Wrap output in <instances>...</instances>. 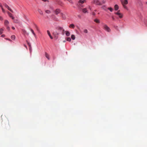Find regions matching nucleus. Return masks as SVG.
I'll list each match as a JSON object with an SVG mask.
<instances>
[{
  "instance_id": "16",
  "label": "nucleus",
  "mask_w": 147,
  "mask_h": 147,
  "mask_svg": "<svg viewBox=\"0 0 147 147\" xmlns=\"http://www.w3.org/2000/svg\"><path fill=\"white\" fill-rule=\"evenodd\" d=\"M45 55L46 57V58H47V59H50V58H49V55L47 53H45Z\"/></svg>"
},
{
  "instance_id": "11",
  "label": "nucleus",
  "mask_w": 147,
  "mask_h": 147,
  "mask_svg": "<svg viewBox=\"0 0 147 147\" xmlns=\"http://www.w3.org/2000/svg\"><path fill=\"white\" fill-rule=\"evenodd\" d=\"M115 10L117 11L119 9V6L117 5H115L114 6Z\"/></svg>"
},
{
  "instance_id": "33",
  "label": "nucleus",
  "mask_w": 147,
  "mask_h": 147,
  "mask_svg": "<svg viewBox=\"0 0 147 147\" xmlns=\"http://www.w3.org/2000/svg\"><path fill=\"white\" fill-rule=\"evenodd\" d=\"M69 3H73V2L71 0H67Z\"/></svg>"
},
{
  "instance_id": "27",
  "label": "nucleus",
  "mask_w": 147,
  "mask_h": 147,
  "mask_svg": "<svg viewBox=\"0 0 147 147\" xmlns=\"http://www.w3.org/2000/svg\"><path fill=\"white\" fill-rule=\"evenodd\" d=\"M3 31V28L0 29V35L2 34V32Z\"/></svg>"
},
{
  "instance_id": "45",
  "label": "nucleus",
  "mask_w": 147,
  "mask_h": 147,
  "mask_svg": "<svg viewBox=\"0 0 147 147\" xmlns=\"http://www.w3.org/2000/svg\"><path fill=\"white\" fill-rule=\"evenodd\" d=\"M24 47H26V45H24Z\"/></svg>"
},
{
  "instance_id": "41",
  "label": "nucleus",
  "mask_w": 147,
  "mask_h": 147,
  "mask_svg": "<svg viewBox=\"0 0 147 147\" xmlns=\"http://www.w3.org/2000/svg\"><path fill=\"white\" fill-rule=\"evenodd\" d=\"M0 7H2V5H1V3H0Z\"/></svg>"
},
{
  "instance_id": "29",
  "label": "nucleus",
  "mask_w": 147,
  "mask_h": 147,
  "mask_svg": "<svg viewBox=\"0 0 147 147\" xmlns=\"http://www.w3.org/2000/svg\"><path fill=\"white\" fill-rule=\"evenodd\" d=\"M45 12L47 13H51V11L50 10H46Z\"/></svg>"
},
{
  "instance_id": "9",
  "label": "nucleus",
  "mask_w": 147,
  "mask_h": 147,
  "mask_svg": "<svg viewBox=\"0 0 147 147\" xmlns=\"http://www.w3.org/2000/svg\"><path fill=\"white\" fill-rule=\"evenodd\" d=\"M53 34L54 35L55 37V38H56V39H57L58 38V36H56L55 35L56 34L57 35H58L59 34V32H53Z\"/></svg>"
},
{
  "instance_id": "28",
  "label": "nucleus",
  "mask_w": 147,
  "mask_h": 147,
  "mask_svg": "<svg viewBox=\"0 0 147 147\" xmlns=\"http://www.w3.org/2000/svg\"><path fill=\"white\" fill-rule=\"evenodd\" d=\"M67 40L70 42L71 40V38L69 37H68L67 38Z\"/></svg>"
},
{
  "instance_id": "31",
  "label": "nucleus",
  "mask_w": 147,
  "mask_h": 147,
  "mask_svg": "<svg viewBox=\"0 0 147 147\" xmlns=\"http://www.w3.org/2000/svg\"><path fill=\"white\" fill-rule=\"evenodd\" d=\"M122 4L123 7H124V8H125V9L127 8V7H126V6L125 5L123 4V2H122Z\"/></svg>"
},
{
  "instance_id": "46",
  "label": "nucleus",
  "mask_w": 147,
  "mask_h": 147,
  "mask_svg": "<svg viewBox=\"0 0 147 147\" xmlns=\"http://www.w3.org/2000/svg\"><path fill=\"white\" fill-rule=\"evenodd\" d=\"M43 1H46V0H42Z\"/></svg>"
},
{
  "instance_id": "26",
  "label": "nucleus",
  "mask_w": 147,
  "mask_h": 147,
  "mask_svg": "<svg viewBox=\"0 0 147 147\" xmlns=\"http://www.w3.org/2000/svg\"><path fill=\"white\" fill-rule=\"evenodd\" d=\"M108 9L110 10V11L112 12L113 10V9L111 7H109L108 8Z\"/></svg>"
},
{
  "instance_id": "12",
  "label": "nucleus",
  "mask_w": 147,
  "mask_h": 147,
  "mask_svg": "<svg viewBox=\"0 0 147 147\" xmlns=\"http://www.w3.org/2000/svg\"><path fill=\"white\" fill-rule=\"evenodd\" d=\"M22 31L23 32V34H27V35H29V34L27 33L26 31L24 29H22Z\"/></svg>"
},
{
  "instance_id": "6",
  "label": "nucleus",
  "mask_w": 147,
  "mask_h": 147,
  "mask_svg": "<svg viewBox=\"0 0 147 147\" xmlns=\"http://www.w3.org/2000/svg\"><path fill=\"white\" fill-rule=\"evenodd\" d=\"M47 34H48V35H49V36L50 38L51 39H53V37L52 36H51V35L50 31H49V30H47Z\"/></svg>"
},
{
  "instance_id": "49",
  "label": "nucleus",
  "mask_w": 147,
  "mask_h": 147,
  "mask_svg": "<svg viewBox=\"0 0 147 147\" xmlns=\"http://www.w3.org/2000/svg\"><path fill=\"white\" fill-rule=\"evenodd\" d=\"M94 11H96V10H94Z\"/></svg>"
},
{
  "instance_id": "15",
  "label": "nucleus",
  "mask_w": 147,
  "mask_h": 147,
  "mask_svg": "<svg viewBox=\"0 0 147 147\" xmlns=\"http://www.w3.org/2000/svg\"><path fill=\"white\" fill-rule=\"evenodd\" d=\"M94 22L97 23H100L99 20L98 19H95L94 20Z\"/></svg>"
},
{
  "instance_id": "8",
  "label": "nucleus",
  "mask_w": 147,
  "mask_h": 147,
  "mask_svg": "<svg viewBox=\"0 0 147 147\" xmlns=\"http://www.w3.org/2000/svg\"><path fill=\"white\" fill-rule=\"evenodd\" d=\"M55 13L56 15H57L58 14V13H60V9H56V10L55 11Z\"/></svg>"
},
{
  "instance_id": "50",
  "label": "nucleus",
  "mask_w": 147,
  "mask_h": 147,
  "mask_svg": "<svg viewBox=\"0 0 147 147\" xmlns=\"http://www.w3.org/2000/svg\"><path fill=\"white\" fill-rule=\"evenodd\" d=\"M63 42H65V40Z\"/></svg>"
},
{
  "instance_id": "21",
  "label": "nucleus",
  "mask_w": 147,
  "mask_h": 147,
  "mask_svg": "<svg viewBox=\"0 0 147 147\" xmlns=\"http://www.w3.org/2000/svg\"><path fill=\"white\" fill-rule=\"evenodd\" d=\"M26 42H27V44H28V45H29V49H31V45L27 41Z\"/></svg>"
},
{
  "instance_id": "5",
  "label": "nucleus",
  "mask_w": 147,
  "mask_h": 147,
  "mask_svg": "<svg viewBox=\"0 0 147 147\" xmlns=\"http://www.w3.org/2000/svg\"><path fill=\"white\" fill-rule=\"evenodd\" d=\"M57 30H58L59 31H60L63 30V31H64V29H63V28L61 27H57L56 28Z\"/></svg>"
},
{
  "instance_id": "30",
  "label": "nucleus",
  "mask_w": 147,
  "mask_h": 147,
  "mask_svg": "<svg viewBox=\"0 0 147 147\" xmlns=\"http://www.w3.org/2000/svg\"><path fill=\"white\" fill-rule=\"evenodd\" d=\"M84 32L87 33L88 32V30L87 29H84Z\"/></svg>"
},
{
  "instance_id": "25",
  "label": "nucleus",
  "mask_w": 147,
  "mask_h": 147,
  "mask_svg": "<svg viewBox=\"0 0 147 147\" xmlns=\"http://www.w3.org/2000/svg\"><path fill=\"white\" fill-rule=\"evenodd\" d=\"M11 39H12L13 40H14L15 38V35H12L11 36Z\"/></svg>"
},
{
  "instance_id": "43",
  "label": "nucleus",
  "mask_w": 147,
  "mask_h": 147,
  "mask_svg": "<svg viewBox=\"0 0 147 147\" xmlns=\"http://www.w3.org/2000/svg\"><path fill=\"white\" fill-rule=\"evenodd\" d=\"M78 17H79V18H80L81 17V16H80V15H78Z\"/></svg>"
},
{
  "instance_id": "35",
  "label": "nucleus",
  "mask_w": 147,
  "mask_h": 147,
  "mask_svg": "<svg viewBox=\"0 0 147 147\" xmlns=\"http://www.w3.org/2000/svg\"><path fill=\"white\" fill-rule=\"evenodd\" d=\"M3 19L2 17L0 16V20H3Z\"/></svg>"
},
{
  "instance_id": "2",
  "label": "nucleus",
  "mask_w": 147,
  "mask_h": 147,
  "mask_svg": "<svg viewBox=\"0 0 147 147\" xmlns=\"http://www.w3.org/2000/svg\"><path fill=\"white\" fill-rule=\"evenodd\" d=\"M93 3L94 4H95L96 5H102V3H101L99 1V0H93V1H92Z\"/></svg>"
},
{
  "instance_id": "4",
  "label": "nucleus",
  "mask_w": 147,
  "mask_h": 147,
  "mask_svg": "<svg viewBox=\"0 0 147 147\" xmlns=\"http://www.w3.org/2000/svg\"><path fill=\"white\" fill-rule=\"evenodd\" d=\"M4 6H5V7L7 8L10 11H11V12L12 13H13V10L11 9L9 6H8L6 4V3H4L3 4Z\"/></svg>"
},
{
  "instance_id": "38",
  "label": "nucleus",
  "mask_w": 147,
  "mask_h": 147,
  "mask_svg": "<svg viewBox=\"0 0 147 147\" xmlns=\"http://www.w3.org/2000/svg\"><path fill=\"white\" fill-rule=\"evenodd\" d=\"M92 15L93 16H95V12H92Z\"/></svg>"
},
{
  "instance_id": "1",
  "label": "nucleus",
  "mask_w": 147,
  "mask_h": 147,
  "mask_svg": "<svg viewBox=\"0 0 147 147\" xmlns=\"http://www.w3.org/2000/svg\"><path fill=\"white\" fill-rule=\"evenodd\" d=\"M103 29L105 30L108 32H111V29L106 24H105L103 26Z\"/></svg>"
},
{
  "instance_id": "7",
  "label": "nucleus",
  "mask_w": 147,
  "mask_h": 147,
  "mask_svg": "<svg viewBox=\"0 0 147 147\" xmlns=\"http://www.w3.org/2000/svg\"><path fill=\"white\" fill-rule=\"evenodd\" d=\"M4 24H5V26H8V24H9V22L7 20H5Z\"/></svg>"
},
{
  "instance_id": "19",
  "label": "nucleus",
  "mask_w": 147,
  "mask_h": 147,
  "mask_svg": "<svg viewBox=\"0 0 147 147\" xmlns=\"http://www.w3.org/2000/svg\"><path fill=\"white\" fill-rule=\"evenodd\" d=\"M82 12L84 13H86L87 12V9L86 8H84L82 9Z\"/></svg>"
},
{
  "instance_id": "44",
  "label": "nucleus",
  "mask_w": 147,
  "mask_h": 147,
  "mask_svg": "<svg viewBox=\"0 0 147 147\" xmlns=\"http://www.w3.org/2000/svg\"><path fill=\"white\" fill-rule=\"evenodd\" d=\"M89 9H90V10L91 9V7L90 6H89Z\"/></svg>"
},
{
  "instance_id": "22",
  "label": "nucleus",
  "mask_w": 147,
  "mask_h": 147,
  "mask_svg": "<svg viewBox=\"0 0 147 147\" xmlns=\"http://www.w3.org/2000/svg\"><path fill=\"white\" fill-rule=\"evenodd\" d=\"M13 22L16 23H19V21L17 19H13Z\"/></svg>"
},
{
  "instance_id": "48",
  "label": "nucleus",
  "mask_w": 147,
  "mask_h": 147,
  "mask_svg": "<svg viewBox=\"0 0 147 147\" xmlns=\"http://www.w3.org/2000/svg\"><path fill=\"white\" fill-rule=\"evenodd\" d=\"M61 15H62V16H63V13H61Z\"/></svg>"
},
{
  "instance_id": "20",
  "label": "nucleus",
  "mask_w": 147,
  "mask_h": 147,
  "mask_svg": "<svg viewBox=\"0 0 147 147\" xmlns=\"http://www.w3.org/2000/svg\"><path fill=\"white\" fill-rule=\"evenodd\" d=\"M38 12L39 13H40V14H41V15L43 14V12H42V10H41L40 9H38Z\"/></svg>"
},
{
  "instance_id": "18",
  "label": "nucleus",
  "mask_w": 147,
  "mask_h": 147,
  "mask_svg": "<svg viewBox=\"0 0 147 147\" xmlns=\"http://www.w3.org/2000/svg\"><path fill=\"white\" fill-rule=\"evenodd\" d=\"M85 1L86 0H79V3H81L82 4H83Z\"/></svg>"
},
{
  "instance_id": "37",
  "label": "nucleus",
  "mask_w": 147,
  "mask_h": 147,
  "mask_svg": "<svg viewBox=\"0 0 147 147\" xmlns=\"http://www.w3.org/2000/svg\"><path fill=\"white\" fill-rule=\"evenodd\" d=\"M5 39H6L7 40H9V41H11V40H10V39H9V38H5Z\"/></svg>"
},
{
  "instance_id": "10",
  "label": "nucleus",
  "mask_w": 147,
  "mask_h": 147,
  "mask_svg": "<svg viewBox=\"0 0 147 147\" xmlns=\"http://www.w3.org/2000/svg\"><path fill=\"white\" fill-rule=\"evenodd\" d=\"M7 13L8 14V15H9V17H10L12 19H14V18L12 16V14L10 13V12H9V11H8L7 12Z\"/></svg>"
},
{
  "instance_id": "3",
  "label": "nucleus",
  "mask_w": 147,
  "mask_h": 147,
  "mask_svg": "<svg viewBox=\"0 0 147 147\" xmlns=\"http://www.w3.org/2000/svg\"><path fill=\"white\" fill-rule=\"evenodd\" d=\"M115 14L118 15L120 18H123V16L122 13H120V10H119L117 12L115 13Z\"/></svg>"
},
{
  "instance_id": "14",
  "label": "nucleus",
  "mask_w": 147,
  "mask_h": 147,
  "mask_svg": "<svg viewBox=\"0 0 147 147\" xmlns=\"http://www.w3.org/2000/svg\"><path fill=\"white\" fill-rule=\"evenodd\" d=\"M123 2L124 5H126L128 3L127 0H124L123 2L122 1L121 3Z\"/></svg>"
},
{
  "instance_id": "34",
  "label": "nucleus",
  "mask_w": 147,
  "mask_h": 147,
  "mask_svg": "<svg viewBox=\"0 0 147 147\" xmlns=\"http://www.w3.org/2000/svg\"><path fill=\"white\" fill-rule=\"evenodd\" d=\"M1 9H2L3 12L4 13H5V10H4L3 8V7H1Z\"/></svg>"
},
{
  "instance_id": "40",
  "label": "nucleus",
  "mask_w": 147,
  "mask_h": 147,
  "mask_svg": "<svg viewBox=\"0 0 147 147\" xmlns=\"http://www.w3.org/2000/svg\"><path fill=\"white\" fill-rule=\"evenodd\" d=\"M12 28L13 30H15V27H12Z\"/></svg>"
},
{
  "instance_id": "13",
  "label": "nucleus",
  "mask_w": 147,
  "mask_h": 147,
  "mask_svg": "<svg viewBox=\"0 0 147 147\" xmlns=\"http://www.w3.org/2000/svg\"><path fill=\"white\" fill-rule=\"evenodd\" d=\"M65 35L67 36H69L70 35V34L69 32L68 31H65Z\"/></svg>"
},
{
  "instance_id": "36",
  "label": "nucleus",
  "mask_w": 147,
  "mask_h": 147,
  "mask_svg": "<svg viewBox=\"0 0 147 147\" xmlns=\"http://www.w3.org/2000/svg\"><path fill=\"white\" fill-rule=\"evenodd\" d=\"M1 37H4L5 36V35L4 34H3L1 35Z\"/></svg>"
},
{
  "instance_id": "42",
  "label": "nucleus",
  "mask_w": 147,
  "mask_h": 147,
  "mask_svg": "<svg viewBox=\"0 0 147 147\" xmlns=\"http://www.w3.org/2000/svg\"><path fill=\"white\" fill-rule=\"evenodd\" d=\"M102 2L103 3H105V1L104 0H102Z\"/></svg>"
},
{
  "instance_id": "47",
  "label": "nucleus",
  "mask_w": 147,
  "mask_h": 147,
  "mask_svg": "<svg viewBox=\"0 0 147 147\" xmlns=\"http://www.w3.org/2000/svg\"><path fill=\"white\" fill-rule=\"evenodd\" d=\"M103 7V8L104 7H105V6H103V7Z\"/></svg>"
},
{
  "instance_id": "32",
  "label": "nucleus",
  "mask_w": 147,
  "mask_h": 147,
  "mask_svg": "<svg viewBox=\"0 0 147 147\" xmlns=\"http://www.w3.org/2000/svg\"><path fill=\"white\" fill-rule=\"evenodd\" d=\"M6 26V27L7 30H9L10 28H9V26Z\"/></svg>"
},
{
  "instance_id": "39",
  "label": "nucleus",
  "mask_w": 147,
  "mask_h": 147,
  "mask_svg": "<svg viewBox=\"0 0 147 147\" xmlns=\"http://www.w3.org/2000/svg\"><path fill=\"white\" fill-rule=\"evenodd\" d=\"M112 19H113V20H115V18L113 16H112Z\"/></svg>"
},
{
  "instance_id": "17",
  "label": "nucleus",
  "mask_w": 147,
  "mask_h": 147,
  "mask_svg": "<svg viewBox=\"0 0 147 147\" xmlns=\"http://www.w3.org/2000/svg\"><path fill=\"white\" fill-rule=\"evenodd\" d=\"M69 27L70 28H74V24H70L69 25Z\"/></svg>"
},
{
  "instance_id": "23",
  "label": "nucleus",
  "mask_w": 147,
  "mask_h": 147,
  "mask_svg": "<svg viewBox=\"0 0 147 147\" xmlns=\"http://www.w3.org/2000/svg\"><path fill=\"white\" fill-rule=\"evenodd\" d=\"M30 31H31V32H32V34H33V35H34V36H36V34L34 33V32L33 30L32 29H31V28L30 29Z\"/></svg>"
},
{
  "instance_id": "24",
  "label": "nucleus",
  "mask_w": 147,
  "mask_h": 147,
  "mask_svg": "<svg viewBox=\"0 0 147 147\" xmlns=\"http://www.w3.org/2000/svg\"><path fill=\"white\" fill-rule=\"evenodd\" d=\"M71 38H72V40H74L75 39V36L74 35H71Z\"/></svg>"
}]
</instances>
